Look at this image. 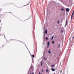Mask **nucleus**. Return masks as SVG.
Wrapping results in <instances>:
<instances>
[{"label":"nucleus","mask_w":74,"mask_h":74,"mask_svg":"<svg viewBox=\"0 0 74 74\" xmlns=\"http://www.w3.org/2000/svg\"><path fill=\"white\" fill-rule=\"evenodd\" d=\"M58 47H60V45H59L58 46Z\"/></svg>","instance_id":"nucleus-24"},{"label":"nucleus","mask_w":74,"mask_h":74,"mask_svg":"<svg viewBox=\"0 0 74 74\" xmlns=\"http://www.w3.org/2000/svg\"><path fill=\"white\" fill-rule=\"evenodd\" d=\"M39 74H41V73H40V72H39Z\"/></svg>","instance_id":"nucleus-25"},{"label":"nucleus","mask_w":74,"mask_h":74,"mask_svg":"<svg viewBox=\"0 0 74 74\" xmlns=\"http://www.w3.org/2000/svg\"><path fill=\"white\" fill-rule=\"evenodd\" d=\"M32 56V57H34V55H33L32 56Z\"/></svg>","instance_id":"nucleus-12"},{"label":"nucleus","mask_w":74,"mask_h":74,"mask_svg":"<svg viewBox=\"0 0 74 74\" xmlns=\"http://www.w3.org/2000/svg\"><path fill=\"white\" fill-rule=\"evenodd\" d=\"M51 66H52V67H53V66H54V65H51Z\"/></svg>","instance_id":"nucleus-20"},{"label":"nucleus","mask_w":74,"mask_h":74,"mask_svg":"<svg viewBox=\"0 0 74 74\" xmlns=\"http://www.w3.org/2000/svg\"><path fill=\"white\" fill-rule=\"evenodd\" d=\"M52 44H54V41H52Z\"/></svg>","instance_id":"nucleus-10"},{"label":"nucleus","mask_w":74,"mask_h":74,"mask_svg":"<svg viewBox=\"0 0 74 74\" xmlns=\"http://www.w3.org/2000/svg\"><path fill=\"white\" fill-rule=\"evenodd\" d=\"M0 35L1 36H4V34L3 33H2L0 34Z\"/></svg>","instance_id":"nucleus-7"},{"label":"nucleus","mask_w":74,"mask_h":74,"mask_svg":"<svg viewBox=\"0 0 74 74\" xmlns=\"http://www.w3.org/2000/svg\"><path fill=\"white\" fill-rule=\"evenodd\" d=\"M53 37H54V36H53L52 37L51 40H52V39H53Z\"/></svg>","instance_id":"nucleus-11"},{"label":"nucleus","mask_w":74,"mask_h":74,"mask_svg":"<svg viewBox=\"0 0 74 74\" xmlns=\"http://www.w3.org/2000/svg\"><path fill=\"white\" fill-rule=\"evenodd\" d=\"M48 69L47 70H46V72H47V73L48 72Z\"/></svg>","instance_id":"nucleus-18"},{"label":"nucleus","mask_w":74,"mask_h":74,"mask_svg":"<svg viewBox=\"0 0 74 74\" xmlns=\"http://www.w3.org/2000/svg\"><path fill=\"white\" fill-rule=\"evenodd\" d=\"M62 32H63V30L62 31Z\"/></svg>","instance_id":"nucleus-22"},{"label":"nucleus","mask_w":74,"mask_h":74,"mask_svg":"<svg viewBox=\"0 0 74 74\" xmlns=\"http://www.w3.org/2000/svg\"><path fill=\"white\" fill-rule=\"evenodd\" d=\"M46 40H48V37H46Z\"/></svg>","instance_id":"nucleus-13"},{"label":"nucleus","mask_w":74,"mask_h":74,"mask_svg":"<svg viewBox=\"0 0 74 74\" xmlns=\"http://www.w3.org/2000/svg\"><path fill=\"white\" fill-rule=\"evenodd\" d=\"M61 10L62 11H63V10H64V9H63V8H62L61 9Z\"/></svg>","instance_id":"nucleus-15"},{"label":"nucleus","mask_w":74,"mask_h":74,"mask_svg":"<svg viewBox=\"0 0 74 74\" xmlns=\"http://www.w3.org/2000/svg\"><path fill=\"white\" fill-rule=\"evenodd\" d=\"M42 72H44V71H43V70H42Z\"/></svg>","instance_id":"nucleus-23"},{"label":"nucleus","mask_w":74,"mask_h":74,"mask_svg":"<svg viewBox=\"0 0 74 74\" xmlns=\"http://www.w3.org/2000/svg\"><path fill=\"white\" fill-rule=\"evenodd\" d=\"M73 15H74V14H72L71 16V19H72L73 18Z\"/></svg>","instance_id":"nucleus-5"},{"label":"nucleus","mask_w":74,"mask_h":74,"mask_svg":"<svg viewBox=\"0 0 74 74\" xmlns=\"http://www.w3.org/2000/svg\"><path fill=\"white\" fill-rule=\"evenodd\" d=\"M57 22H58V24L59 23V21H58Z\"/></svg>","instance_id":"nucleus-17"},{"label":"nucleus","mask_w":74,"mask_h":74,"mask_svg":"<svg viewBox=\"0 0 74 74\" xmlns=\"http://www.w3.org/2000/svg\"><path fill=\"white\" fill-rule=\"evenodd\" d=\"M45 34H47V29H46L45 31Z\"/></svg>","instance_id":"nucleus-6"},{"label":"nucleus","mask_w":74,"mask_h":74,"mask_svg":"<svg viewBox=\"0 0 74 74\" xmlns=\"http://www.w3.org/2000/svg\"><path fill=\"white\" fill-rule=\"evenodd\" d=\"M48 53H49V54H51V52L50 51H48Z\"/></svg>","instance_id":"nucleus-9"},{"label":"nucleus","mask_w":74,"mask_h":74,"mask_svg":"<svg viewBox=\"0 0 74 74\" xmlns=\"http://www.w3.org/2000/svg\"><path fill=\"white\" fill-rule=\"evenodd\" d=\"M50 42L49 41L48 42H47V48H49V43Z\"/></svg>","instance_id":"nucleus-1"},{"label":"nucleus","mask_w":74,"mask_h":74,"mask_svg":"<svg viewBox=\"0 0 74 74\" xmlns=\"http://www.w3.org/2000/svg\"><path fill=\"white\" fill-rule=\"evenodd\" d=\"M66 10L67 12H69V11H70V9L69 8H66Z\"/></svg>","instance_id":"nucleus-2"},{"label":"nucleus","mask_w":74,"mask_h":74,"mask_svg":"<svg viewBox=\"0 0 74 74\" xmlns=\"http://www.w3.org/2000/svg\"><path fill=\"white\" fill-rule=\"evenodd\" d=\"M51 70L52 71H55V69H54L52 68H51Z\"/></svg>","instance_id":"nucleus-3"},{"label":"nucleus","mask_w":74,"mask_h":74,"mask_svg":"<svg viewBox=\"0 0 74 74\" xmlns=\"http://www.w3.org/2000/svg\"><path fill=\"white\" fill-rule=\"evenodd\" d=\"M62 70H61L60 71V73H62Z\"/></svg>","instance_id":"nucleus-21"},{"label":"nucleus","mask_w":74,"mask_h":74,"mask_svg":"<svg viewBox=\"0 0 74 74\" xmlns=\"http://www.w3.org/2000/svg\"><path fill=\"white\" fill-rule=\"evenodd\" d=\"M0 12H1V10L0 9Z\"/></svg>","instance_id":"nucleus-28"},{"label":"nucleus","mask_w":74,"mask_h":74,"mask_svg":"<svg viewBox=\"0 0 74 74\" xmlns=\"http://www.w3.org/2000/svg\"><path fill=\"white\" fill-rule=\"evenodd\" d=\"M74 14V10H73V12L72 13V14Z\"/></svg>","instance_id":"nucleus-14"},{"label":"nucleus","mask_w":74,"mask_h":74,"mask_svg":"<svg viewBox=\"0 0 74 74\" xmlns=\"http://www.w3.org/2000/svg\"><path fill=\"white\" fill-rule=\"evenodd\" d=\"M30 70H33V66H31L30 69H29Z\"/></svg>","instance_id":"nucleus-4"},{"label":"nucleus","mask_w":74,"mask_h":74,"mask_svg":"<svg viewBox=\"0 0 74 74\" xmlns=\"http://www.w3.org/2000/svg\"><path fill=\"white\" fill-rule=\"evenodd\" d=\"M30 74H32V73H31Z\"/></svg>","instance_id":"nucleus-29"},{"label":"nucleus","mask_w":74,"mask_h":74,"mask_svg":"<svg viewBox=\"0 0 74 74\" xmlns=\"http://www.w3.org/2000/svg\"><path fill=\"white\" fill-rule=\"evenodd\" d=\"M32 74H34V73H33Z\"/></svg>","instance_id":"nucleus-26"},{"label":"nucleus","mask_w":74,"mask_h":74,"mask_svg":"<svg viewBox=\"0 0 74 74\" xmlns=\"http://www.w3.org/2000/svg\"><path fill=\"white\" fill-rule=\"evenodd\" d=\"M67 20H66V24H65V26H66V25H67Z\"/></svg>","instance_id":"nucleus-8"},{"label":"nucleus","mask_w":74,"mask_h":74,"mask_svg":"<svg viewBox=\"0 0 74 74\" xmlns=\"http://www.w3.org/2000/svg\"><path fill=\"white\" fill-rule=\"evenodd\" d=\"M49 51H50L51 49H49Z\"/></svg>","instance_id":"nucleus-27"},{"label":"nucleus","mask_w":74,"mask_h":74,"mask_svg":"<svg viewBox=\"0 0 74 74\" xmlns=\"http://www.w3.org/2000/svg\"><path fill=\"white\" fill-rule=\"evenodd\" d=\"M42 62H41V64H40L41 65V66H42Z\"/></svg>","instance_id":"nucleus-16"},{"label":"nucleus","mask_w":74,"mask_h":74,"mask_svg":"<svg viewBox=\"0 0 74 74\" xmlns=\"http://www.w3.org/2000/svg\"><path fill=\"white\" fill-rule=\"evenodd\" d=\"M44 59H45V60H46V58H45V57L44 58Z\"/></svg>","instance_id":"nucleus-19"}]
</instances>
